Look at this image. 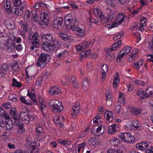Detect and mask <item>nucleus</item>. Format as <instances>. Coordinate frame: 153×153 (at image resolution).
Listing matches in <instances>:
<instances>
[{"label": "nucleus", "instance_id": "obj_1", "mask_svg": "<svg viewBox=\"0 0 153 153\" xmlns=\"http://www.w3.org/2000/svg\"><path fill=\"white\" fill-rule=\"evenodd\" d=\"M42 38L44 42L42 44V47L45 51L49 52L56 51L61 45V42L56 40L50 33L42 35Z\"/></svg>", "mask_w": 153, "mask_h": 153}, {"label": "nucleus", "instance_id": "obj_2", "mask_svg": "<svg viewBox=\"0 0 153 153\" xmlns=\"http://www.w3.org/2000/svg\"><path fill=\"white\" fill-rule=\"evenodd\" d=\"M9 37L5 32H0V42H1V44L7 47L6 50L8 52L12 51L15 46L14 41L9 39Z\"/></svg>", "mask_w": 153, "mask_h": 153}, {"label": "nucleus", "instance_id": "obj_3", "mask_svg": "<svg viewBox=\"0 0 153 153\" xmlns=\"http://www.w3.org/2000/svg\"><path fill=\"white\" fill-rule=\"evenodd\" d=\"M23 18L24 20L26 21L30 20L31 18L32 21L35 22L38 21V17L36 11L33 10L30 12L27 10Z\"/></svg>", "mask_w": 153, "mask_h": 153}, {"label": "nucleus", "instance_id": "obj_4", "mask_svg": "<svg viewBox=\"0 0 153 153\" xmlns=\"http://www.w3.org/2000/svg\"><path fill=\"white\" fill-rule=\"evenodd\" d=\"M48 57H49V56L47 54L45 53H41L40 55L37 62V66L41 68H43L46 65L47 59Z\"/></svg>", "mask_w": 153, "mask_h": 153}, {"label": "nucleus", "instance_id": "obj_5", "mask_svg": "<svg viewBox=\"0 0 153 153\" xmlns=\"http://www.w3.org/2000/svg\"><path fill=\"white\" fill-rule=\"evenodd\" d=\"M94 44V41H85L81 43L76 46V48L77 52H79L88 48L91 45H92Z\"/></svg>", "mask_w": 153, "mask_h": 153}, {"label": "nucleus", "instance_id": "obj_6", "mask_svg": "<svg viewBox=\"0 0 153 153\" xmlns=\"http://www.w3.org/2000/svg\"><path fill=\"white\" fill-rule=\"evenodd\" d=\"M50 73L47 72L42 76H38L36 79L35 83L36 86H40L49 77Z\"/></svg>", "mask_w": 153, "mask_h": 153}, {"label": "nucleus", "instance_id": "obj_7", "mask_svg": "<svg viewBox=\"0 0 153 153\" xmlns=\"http://www.w3.org/2000/svg\"><path fill=\"white\" fill-rule=\"evenodd\" d=\"M131 50L130 47L127 46L125 47L120 51V53L119 54L117 58V61L118 62L121 61V59L123 56H126L127 54L130 52Z\"/></svg>", "mask_w": 153, "mask_h": 153}, {"label": "nucleus", "instance_id": "obj_8", "mask_svg": "<svg viewBox=\"0 0 153 153\" xmlns=\"http://www.w3.org/2000/svg\"><path fill=\"white\" fill-rule=\"evenodd\" d=\"M26 141V143L25 144V146L26 148L30 150L34 149L36 144L35 142L33 140L30 136L27 137Z\"/></svg>", "mask_w": 153, "mask_h": 153}, {"label": "nucleus", "instance_id": "obj_9", "mask_svg": "<svg viewBox=\"0 0 153 153\" xmlns=\"http://www.w3.org/2000/svg\"><path fill=\"white\" fill-rule=\"evenodd\" d=\"M39 100L40 103V107L42 114L44 117H46L47 110L46 107L43 99L40 97H39Z\"/></svg>", "mask_w": 153, "mask_h": 153}, {"label": "nucleus", "instance_id": "obj_10", "mask_svg": "<svg viewBox=\"0 0 153 153\" xmlns=\"http://www.w3.org/2000/svg\"><path fill=\"white\" fill-rule=\"evenodd\" d=\"M140 125L139 122L137 120L129 121L127 124L126 127L131 130L137 129L139 127Z\"/></svg>", "mask_w": 153, "mask_h": 153}, {"label": "nucleus", "instance_id": "obj_11", "mask_svg": "<svg viewBox=\"0 0 153 153\" xmlns=\"http://www.w3.org/2000/svg\"><path fill=\"white\" fill-rule=\"evenodd\" d=\"M63 19L61 17H57L55 18L53 22V26L56 28H62L63 25Z\"/></svg>", "mask_w": 153, "mask_h": 153}, {"label": "nucleus", "instance_id": "obj_12", "mask_svg": "<svg viewBox=\"0 0 153 153\" xmlns=\"http://www.w3.org/2000/svg\"><path fill=\"white\" fill-rule=\"evenodd\" d=\"M41 20L45 25H47L49 23V17L48 13L44 10H42L40 14Z\"/></svg>", "mask_w": 153, "mask_h": 153}, {"label": "nucleus", "instance_id": "obj_13", "mask_svg": "<svg viewBox=\"0 0 153 153\" xmlns=\"http://www.w3.org/2000/svg\"><path fill=\"white\" fill-rule=\"evenodd\" d=\"M39 46V44L38 43V42L37 41L36 43L32 42L31 45L29 47V52L31 54L35 56L37 53Z\"/></svg>", "mask_w": 153, "mask_h": 153}, {"label": "nucleus", "instance_id": "obj_14", "mask_svg": "<svg viewBox=\"0 0 153 153\" xmlns=\"http://www.w3.org/2000/svg\"><path fill=\"white\" fill-rule=\"evenodd\" d=\"M77 35L83 37L84 36L85 33V30L82 27H80L79 26L76 27L74 29L73 31Z\"/></svg>", "mask_w": 153, "mask_h": 153}, {"label": "nucleus", "instance_id": "obj_15", "mask_svg": "<svg viewBox=\"0 0 153 153\" xmlns=\"http://www.w3.org/2000/svg\"><path fill=\"white\" fill-rule=\"evenodd\" d=\"M49 93L52 95H56L61 93L60 88L57 86L51 87L48 91Z\"/></svg>", "mask_w": 153, "mask_h": 153}, {"label": "nucleus", "instance_id": "obj_16", "mask_svg": "<svg viewBox=\"0 0 153 153\" xmlns=\"http://www.w3.org/2000/svg\"><path fill=\"white\" fill-rule=\"evenodd\" d=\"M79 106V104L78 102L75 103L72 108L71 112L72 116H76L78 114L80 110Z\"/></svg>", "mask_w": 153, "mask_h": 153}, {"label": "nucleus", "instance_id": "obj_17", "mask_svg": "<svg viewBox=\"0 0 153 153\" xmlns=\"http://www.w3.org/2000/svg\"><path fill=\"white\" fill-rule=\"evenodd\" d=\"M9 71V67L7 64H4L0 68V78L5 76V74Z\"/></svg>", "mask_w": 153, "mask_h": 153}, {"label": "nucleus", "instance_id": "obj_18", "mask_svg": "<svg viewBox=\"0 0 153 153\" xmlns=\"http://www.w3.org/2000/svg\"><path fill=\"white\" fill-rule=\"evenodd\" d=\"M106 97V101L107 105L108 106L111 105L112 104V94L110 91L107 90L106 91L105 93Z\"/></svg>", "mask_w": 153, "mask_h": 153}, {"label": "nucleus", "instance_id": "obj_19", "mask_svg": "<svg viewBox=\"0 0 153 153\" xmlns=\"http://www.w3.org/2000/svg\"><path fill=\"white\" fill-rule=\"evenodd\" d=\"M0 137H9L11 134V131L10 129L6 128L4 127L2 129H0Z\"/></svg>", "mask_w": 153, "mask_h": 153}, {"label": "nucleus", "instance_id": "obj_20", "mask_svg": "<svg viewBox=\"0 0 153 153\" xmlns=\"http://www.w3.org/2000/svg\"><path fill=\"white\" fill-rule=\"evenodd\" d=\"M14 7V8L13 7L12 9V11H13L14 13L16 15L21 16L23 12L24 7L22 6Z\"/></svg>", "mask_w": 153, "mask_h": 153}, {"label": "nucleus", "instance_id": "obj_21", "mask_svg": "<svg viewBox=\"0 0 153 153\" xmlns=\"http://www.w3.org/2000/svg\"><path fill=\"white\" fill-rule=\"evenodd\" d=\"M19 118L22 120L25 123H28L30 122L29 114H26L25 112H21L20 114Z\"/></svg>", "mask_w": 153, "mask_h": 153}, {"label": "nucleus", "instance_id": "obj_22", "mask_svg": "<svg viewBox=\"0 0 153 153\" xmlns=\"http://www.w3.org/2000/svg\"><path fill=\"white\" fill-rule=\"evenodd\" d=\"M108 66L106 65H103L101 67V73L102 75V80L104 81L105 80V77L106 75V73L108 71Z\"/></svg>", "mask_w": 153, "mask_h": 153}, {"label": "nucleus", "instance_id": "obj_23", "mask_svg": "<svg viewBox=\"0 0 153 153\" xmlns=\"http://www.w3.org/2000/svg\"><path fill=\"white\" fill-rule=\"evenodd\" d=\"M4 7L7 13L9 14L11 13L12 10L10 7V2L6 0L4 4Z\"/></svg>", "mask_w": 153, "mask_h": 153}, {"label": "nucleus", "instance_id": "obj_24", "mask_svg": "<svg viewBox=\"0 0 153 153\" xmlns=\"http://www.w3.org/2000/svg\"><path fill=\"white\" fill-rule=\"evenodd\" d=\"M4 23L7 28L9 29H12L14 27V22L11 19H6L4 21Z\"/></svg>", "mask_w": 153, "mask_h": 153}, {"label": "nucleus", "instance_id": "obj_25", "mask_svg": "<svg viewBox=\"0 0 153 153\" xmlns=\"http://www.w3.org/2000/svg\"><path fill=\"white\" fill-rule=\"evenodd\" d=\"M114 17L113 13H111L110 14H108L107 16L105 17H102V21L104 23H106L108 22L111 21Z\"/></svg>", "mask_w": 153, "mask_h": 153}, {"label": "nucleus", "instance_id": "obj_26", "mask_svg": "<svg viewBox=\"0 0 153 153\" xmlns=\"http://www.w3.org/2000/svg\"><path fill=\"white\" fill-rule=\"evenodd\" d=\"M106 112L105 113V118L109 122H111L114 119L113 113L112 112H109L106 111Z\"/></svg>", "mask_w": 153, "mask_h": 153}, {"label": "nucleus", "instance_id": "obj_27", "mask_svg": "<svg viewBox=\"0 0 153 153\" xmlns=\"http://www.w3.org/2000/svg\"><path fill=\"white\" fill-rule=\"evenodd\" d=\"M94 14L97 17L102 19L104 17L101 11L98 8H95L94 10Z\"/></svg>", "mask_w": 153, "mask_h": 153}, {"label": "nucleus", "instance_id": "obj_28", "mask_svg": "<svg viewBox=\"0 0 153 153\" xmlns=\"http://www.w3.org/2000/svg\"><path fill=\"white\" fill-rule=\"evenodd\" d=\"M125 18V15L122 13H119L116 17L115 20L119 22V24H121L124 21Z\"/></svg>", "mask_w": 153, "mask_h": 153}, {"label": "nucleus", "instance_id": "obj_29", "mask_svg": "<svg viewBox=\"0 0 153 153\" xmlns=\"http://www.w3.org/2000/svg\"><path fill=\"white\" fill-rule=\"evenodd\" d=\"M27 96L29 97L32 100L34 104L35 105H38V103L37 100L36 99V94L34 93H30L28 92Z\"/></svg>", "mask_w": 153, "mask_h": 153}, {"label": "nucleus", "instance_id": "obj_30", "mask_svg": "<svg viewBox=\"0 0 153 153\" xmlns=\"http://www.w3.org/2000/svg\"><path fill=\"white\" fill-rule=\"evenodd\" d=\"M118 128L117 125L114 124L109 126L108 127V132L109 134H112Z\"/></svg>", "mask_w": 153, "mask_h": 153}, {"label": "nucleus", "instance_id": "obj_31", "mask_svg": "<svg viewBox=\"0 0 153 153\" xmlns=\"http://www.w3.org/2000/svg\"><path fill=\"white\" fill-rule=\"evenodd\" d=\"M138 50L136 48H134L132 51V54L130 55L129 58L130 59L132 60L137 59L138 56Z\"/></svg>", "mask_w": 153, "mask_h": 153}, {"label": "nucleus", "instance_id": "obj_32", "mask_svg": "<svg viewBox=\"0 0 153 153\" xmlns=\"http://www.w3.org/2000/svg\"><path fill=\"white\" fill-rule=\"evenodd\" d=\"M65 25L66 27L73 22V18L71 14H69L65 17Z\"/></svg>", "mask_w": 153, "mask_h": 153}, {"label": "nucleus", "instance_id": "obj_33", "mask_svg": "<svg viewBox=\"0 0 153 153\" xmlns=\"http://www.w3.org/2000/svg\"><path fill=\"white\" fill-rule=\"evenodd\" d=\"M6 124V128L7 129H10L11 128L13 125V122L12 120L9 117L8 118H5Z\"/></svg>", "mask_w": 153, "mask_h": 153}, {"label": "nucleus", "instance_id": "obj_34", "mask_svg": "<svg viewBox=\"0 0 153 153\" xmlns=\"http://www.w3.org/2000/svg\"><path fill=\"white\" fill-rule=\"evenodd\" d=\"M63 109V107L62 105V102L59 101L58 103L54 108L53 110H56L58 112H60Z\"/></svg>", "mask_w": 153, "mask_h": 153}, {"label": "nucleus", "instance_id": "obj_35", "mask_svg": "<svg viewBox=\"0 0 153 153\" xmlns=\"http://www.w3.org/2000/svg\"><path fill=\"white\" fill-rule=\"evenodd\" d=\"M121 43L122 42L120 40H119L116 42L112 45L110 49L111 51H115L117 48H119L121 46Z\"/></svg>", "mask_w": 153, "mask_h": 153}, {"label": "nucleus", "instance_id": "obj_36", "mask_svg": "<svg viewBox=\"0 0 153 153\" xmlns=\"http://www.w3.org/2000/svg\"><path fill=\"white\" fill-rule=\"evenodd\" d=\"M78 21L77 20H75L71 22L70 24L68 25L67 27V28H69L73 31L74 29L76 27H78Z\"/></svg>", "mask_w": 153, "mask_h": 153}, {"label": "nucleus", "instance_id": "obj_37", "mask_svg": "<svg viewBox=\"0 0 153 153\" xmlns=\"http://www.w3.org/2000/svg\"><path fill=\"white\" fill-rule=\"evenodd\" d=\"M146 92H144V98L149 97L150 95L153 94V88L149 87L146 90Z\"/></svg>", "mask_w": 153, "mask_h": 153}, {"label": "nucleus", "instance_id": "obj_38", "mask_svg": "<svg viewBox=\"0 0 153 153\" xmlns=\"http://www.w3.org/2000/svg\"><path fill=\"white\" fill-rule=\"evenodd\" d=\"M90 85L88 80L87 78L83 79L82 82V87L85 90L87 89L88 88Z\"/></svg>", "mask_w": 153, "mask_h": 153}, {"label": "nucleus", "instance_id": "obj_39", "mask_svg": "<svg viewBox=\"0 0 153 153\" xmlns=\"http://www.w3.org/2000/svg\"><path fill=\"white\" fill-rule=\"evenodd\" d=\"M121 142L119 139L116 138L112 139L111 141V144L114 146H118L121 144Z\"/></svg>", "mask_w": 153, "mask_h": 153}, {"label": "nucleus", "instance_id": "obj_40", "mask_svg": "<svg viewBox=\"0 0 153 153\" xmlns=\"http://www.w3.org/2000/svg\"><path fill=\"white\" fill-rule=\"evenodd\" d=\"M19 25L23 31L27 32L28 30V26L26 22L21 21L19 22Z\"/></svg>", "mask_w": 153, "mask_h": 153}, {"label": "nucleus", "instance_id": "obj_41", "mask_svg": "<svg viewBox=\"0 0 153 153\" xmlns=\"http://www.w3.org/2000/svg\"><path fill=\"white\" fill-rule=\"evenodd\" d=\"M32 42L36 43L38 42V43L39 42V40L38 39L39 37V34L38 33H34L32 36Z\"/></svg>", "mask_w": 153, "mask_h": 153}, {"label": "nucleus", "instance_id": "obj_42", "mask_svg": "<svg viewBox=\"0 0 153 153\" xmlns=\"http://www.w3.org/2000/svg\"><path fill=\"white\" fill-rule=\"evenodd\" d=\"M36 131L37 134H42L43 129L42 126L39 124H37L36 126Z\"/></svg>", "mask_w": 153, "mask_h": 153}, {"label": "nucleus", "instance_id": "obj_43", "mask_svg": "<svg viewBox=\"0 0 153 153\" xmlns=\"http://www.w3.org/2000/svg\"><path fill=\"white\" fill-rule=\"evenodd\" d=\"M20 100L23 103L28 105H32L31 101L29 100H26L23 97H20Z\"/></svg>", "mask_w": 153, "mask_h": 153}, {"label": "nucleus", "instance_id": "obj_44", "mask_svg": "<svg viewBox=\"0 0 153 153\" xmlns=\"http://www.w3.org/2000/svg\"><path fill=\"white\" fill-rule=\"evenodd\" d=\"M143 59H140L136 63H134V66L137 69H139L140 67L142 66L143 68Z\"/></svg>", "mask_w": 153, "mask_h": 153}, {"label": "nucleus", "instance_id": "obj_45", "mask_svg": "<svg viewBox=\"0 0 153 153\" xmlns=\"http://www.w3.org/2000/svg\"><path fill=\"white\" fill-rule=\"evenodd\" d=\"M10 113L11 116L13 119L16 118L18 116L16 110L15 108H12L10 110Z\"/></svg>", "mask_w": 153, "mask_h": 153}, {"label": "nucleus", "instance_id": "obj_46", "mask_svg": "<svg viewBox=\"0 0 153 153\" xmlns=\"http://www.w3.org/2000/svg\"><path fill=\"white\" fill-rule=\"evenodd\" d=\"M131 82L135 86L143 85V81L138 79L135 80L134 78H133V80H131Z\"/></svg>", "mask_w": 153, "mask_h": 153}, {"label": "nucleus", "instance_id": "obj_47", "mask_svg": "<svg viewBox=\"0 0 153 153\" xmlns=\"http://www.w3.org/2000/svg\"><path fill=\"white\" fill-rule=\"evenodd\" d=\"M12 1L14 7L23 6L22 0H13Z\"/></svg>", "mask_w": 153, "mask_h": 153}, {"label": "nucleus", "instance_id": "obj_48", "mask_svg": "<svg viewBox=\"0 0 153 153\" xmlns=\"http://www.w3.org/2000/svg\"><path fill=\"white\" fill-rule=\"evenodd\" d=\"M0 116L5 119L8 118L9 116L2 108L0 107Z\"/></svg>", "mask_w": 153, "mask_h": 153}, {"label": "nucleus", "instance_id": "obj_49", "mask_svg": "<svg viewBox=\"0 0 153 153\" xmlns=\"http://www.w3.org/2000/svg\"><path fill=\"white\" fill-rule=\"evenodd\" d=\"M59 100H51L49 103V105L50 107L53 109L54 108L55 106L56 105L57 103H58Z\"/></svg>", "mask_w": 153, "mask_h": 153}, {"label": "nucleus", "instance_id": "obj_50", "mask_svg": "<svg viewBox=\"0 0 153 153\" xmlns=\"http://www.w3.org/2000/svg\"><path fill=\"white\" fill-rule=\"evenodd\" d=\"M137 94L140 100L143 99V91L142 89H139L137 91Z\"/></svg>", "mask_w": 153, "mask_h": 153}, {"label": "nucleus", "instance_id": "obj_51", "mask_svg": "<svg viewBox=\"0 0 153 153\" xmlns=\"http://www.w3.org/2000/svg\"><path fill=\"white\" fill-rule=\"evenodd\" d=\"M21 85H22L21 83L17 81L15 78L13 79L12 80V86H14L17 87H20Z\"/></svg>", "mask_w": 153, "mask_h": 153}, {"label": "nucleus", "instance_id": "obj_52", "mask_svg": "<svg viewBox=\"0 0 153 153\" xmlns=\"http://www.w3.org/2000/svg\"><path fill=\"white\" fill-rule=\"evenodd\" d=\"M68 53V51H61L59 53L56 55V57L58 58H60L62 56H65L66 54Z\"/></svg>", "mask_w": 153, "mask_h": 153}, {"label": "nucleus", "instance_id": "obj_53", "mask_svg": "<svg viewBox=\"0 0 153 153\" xmlns=\"http://www.w3.org/2000/svg\"><path fill=\"white\" fill-rule=\"evenodd\" d=\"M89 144L91 146H95L97 144V141L94 138H91L88 140Z\"/></svg>", "mask_w": 153, "mask_h": 153}, {"label": "nucleus", "instance_id": "obj_54", "mask_svg": "<svg viewBox=\"0 0 153 153\" xmlns=\"http://www.w3.org/2000/svg\"><path fill=\"white\" fill-rule=\"evenodd\" d=\"M126 86L127 87L128 90L127 91H131L133 90L134 89V84L131 82V83H128L126 84Z\"/></svg>", "mask_w": 153, "mask_h": 153}, {"label": "nucleus", "instance_id": "obj_55", "mask_svg": "<svg viewBox=\"0 0 153 153\" xmlns=\"http://www.w3.org/2000/svg\"><path fill=\"white\" fill-rule=\"evenodd\" d=\"M91 51L90 50L88 49V50L86 51L85 52L82 53V54L83 56L86 57L91 58L92 57L91 55Z\"/></svg>", "mask_w": 153, "mask_h": 153}, {"label": "nucleus", "instance_id": "obj_56", "mask_svg": "<svg viewBox=\"0 0 153 153\" xmlns=\"http://www.w3.org/2000/svg\"><path fill=\"white\" fill-rule=\"evenodd\" d=\"M107 153H124L123 151L121 149L115 150L114 149H109Z\"/></svg>", "mask_w": 153, "mask_h": 153}, {"label": "nucleus", "instance_id": "obj_57", "mask_svg": "<svg viewBox=\"0 0 153 153\" xmlns=\"http://www.w3.org/2000/svg\"><path fill=\"white\" fill-rule=\"evenodd\" d=\"M9 100L12 101H17L16 96L13 94H11L8 97Z\"/></svg>", "mask_w": 153, "mask_h": 153}, {"label": "nucleus", "instance_id": "obj_58", "mask_svg": "<svg viewBox=\"0 0 153 153\" xmlns=\"http://www.w3.org/2000/svg\"><path fill=\"white\" fill-rule=\"evenodd\" d=\"M123 33L122 32H120L117 33L114 35L113 39L116 41L118 39L120 38L123 35Z\"/></svg>", "mask_w": 153, "mask_h": 153}, {"label": "nucleus", "instance_id": "obj_59", "mask_svg": "<svg viewBox=\"0 0 153 153\" xmlns=\"http://www.w3.org/2000/svg\"><path fill=\"white\" fill-rule=\"evenodd\" d=\"M119 22L115 20V21L111 22L109 25V27L110 28H113L117 27L119 24Z\"/></svg>", "mask_w": 153, "mask_h": 153}, {"label": "nucleus", "instance_id": "obj_60", "mask_svg": "<svg viewBox=\"0 0 153 153\" xmlns=\"http://www.w3.org/2000/svg\"><path fill=\"white\" fill-rule=\"evenodd\" d=\"M115 112L117 114H120L121 111V107L119 104L115 105L114 106Z\"/></svg>", "mask_w": 153, "mask_h": 153}, {"label": "nucleus", "instance_id": "obj_61", "mask_svg": "<svg viewBox=\"0 0 153 153\" xmlns=\"http://www.w3.org/2000/svg\"><path fill=\"white\" fill-rule=\"evenodd\" d=\"M114 2V0H106L105 1V2L107 4L111 6L113 8H114L115 7Z\"/></svg>", "mask_w": 153, "mask_h": 153}, {"label": "nucleus", "instance_id": "obj_62", "mask_svg": "<svg viewBox=\"0 0 153 153\" xmlns=\"http://www.w3.org/2000/svg\"><path fill=\"white\" fill-rule=\"evenodd\" d=\"M12 68L15 71H18L19 69V65L17 62H15L11 66Z\"/></svg>", "mask_w": 153, "mask_h": 153}, {"label": "nucleus", "instance_id": "obj_63", "mask_svg": "<svg viewBox=\"0 0 153 153\" xmlns=\"http://www.w3.org/2000/svg\"><path fill=\"white\" fill-rule=\"evenodd\" d=\"M94 123H99L101 122L102 121V120L101 119L100 117L98 115H97L93 119Z\"/></svg>", "mask_w": 153, "mask_h": 153}, {"label": "nucleus", "instance_id": "obj_64", "mask_svg": "<svg viewBox=\"0 0 153 153\" xmlns=\"http://www.w3.org/2000/svg\"><path fill=\"white\" fill-rule=\"evenodd\" d=\"M148 48L149 50L153 52V37L149 44Z\"/></svg>", "mask_w": 153, "mask_h": 153}]
</instances>
